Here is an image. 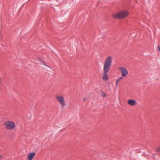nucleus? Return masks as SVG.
Returning <instances> with one entry per match:
<instances>
[{"label": "nucleus", "mask_w": 160, "mask_h": 160, "mask_svg": "<svg viewBox=\"0 0 160 160\" xmlns=\"http://www.w3.org/2000/svg\"><path fill=\"white\" fill-rule=\"evenodd\" d=\"M112 58L111 56H109L105 60L103 65V70L104 72H108L110 69L112 63Z\"/></svg>", "instance_id": "obj_1"}, {"label": "nucleus", "mask_w": 160, "mask_h": 160, "mask_svg": "<svg viewBox=\"0 0 160 160\" xmlns=\"http://www.w3.org/2000/svg\"><path fill=\"white\" fill-rule=\"evenodd\" d=\"M128 14V11H123L113 15V17L115 18H123L127 17Z\"/></svg>", "instance_id": "obj_2"}, {"label": "nucleus", "mask_w": 160, "mask_h": 160, "mask_svg": "<svg viewBox=\"0 0 160 160\" xmlns=\"http://www.w3.org/2000/svg\"><path fill=\"white\" fill-rule=\"evenodd\" d=\"M55 98L58 102L62 107H64L65 105V101L64 96L62 95H55Z\"/></svg>", "instance_id": "obj_3"}, {"label": "nucleus", "mask_w": 160, "mask_h": 160, "mask_svg": "<svg viewBox=\"0 0 160 160\" xmlns=\"http://www.w3.org/2000/svg\"><path fill=\"white\" fill-rule=\"evenodd\" d=\"M4 127L7 130H12L15 127V124L13 122L11 121H8L4 123Z\"/></svg>", "instance_id": "obj_4"}, {"label": "nucleus", "mask_w": 160, "mask_h": 160, "mask_svg": "<svg viewBox=\"0 0 160 160\" xmlns=\"http://www.w3.org/2000/svg\"><path fill=\"white\" fill-rule=\"evenodd\" d=\"M119 69L121 72L122 77H126L128 74V71L127 69L123 67H120Z\"/></svg>", "instance_id": "obj_5"}, {"label": "nucleus", "mask_w": 160, "mask_h": 160, "mask_svg": "<svg viewBox=\"0 0 160 160\" xmlns=\"http://www.w3.org/2000/svg\"><path fill=\"white\" fill-rule=\"evenodd\" d=\"M35 155V152H31L29 153L27 156V158L28 160H32Z\"/></svg>", "instance_id": "obj_6"}, {"label": "nucleus", "mask_w": 160, "mask_h": 160, "mask_svg": "<svg viewBox=\"0 0 160 160\" xmlns=\"http://www.w3.org/2000/svg\"><path fill=\"white\" fill-rule=\"evenodd\" d=\"M127 102L129 105L132 106L135 105L136 103L135 100L132 99H128L127 101Z\"/></svg>", "instance_id": "obj_7"}, {"label": "nucleus", "mask_w": 160, "mask_h": 160, "mask_svg": "<svg viewBox=\"0 0 160 160\" xmlns=\"http://www.w3.org/2000/svg\"><path fill=\"white\" fill-rule=\"evenodd\" d=\"M108 72L104 71L102 77V79L104 80L107 81L108 80L107 73Z\"/></svg>", "instance_id": "obj_8"}, {"label": "nucleus", "mask_w": 160, "mask_h": 160, "mask_svg": "<svg viewBox=\"0 0 160 160\" xmlns=\"http://www.w3.org/2000/svg\"><path fill=\"white\" fill-rule=\"evenodd\" d=\"M100 94L102 97H106V94L103 91H101L100 92Z\"/></svg>", "instance_id": "obj_9"}, {"label": "nucleus", "mask_w": 160, "mask_h": 160, "mask_svg": "<svg viewBox=\"0 0 160 160\" xmlns=\"http://www.w3.org/2000/svg\"><path fill=\"white\" fill-rule=\"evenodd\" d=\"M155 151L157 152H160V145L156 149Z\"/></svg>", "instance_id": "obj_10"}, {"label": "nucleus", "mask_w": 160, "mask_h": 160, "mask_svg": "<svg viewBox=\"0 0 160 160\" xmlns=\"http://www.w3.org/2000/svg\"><path fill=\"white\" fill-rule=\"evenodd\" d=\"M120 81H119V80H117L116 82V86L117 87L118 85V83L120 82Z\"/></svg>", "instance_id": "obj_11"}, {"label": "nucleus", "mask_w": 160, "mask_h": 160, "mask_svg": "<svg viewBox=\"0 0 160 160\" xmlns=\"http://www.w3.org/2000/svg\"><path fill=\"white\" fill-rule=\"evenodd\" d=\"M123 77L122 76L121 77H120L119 79H118V80H119V81H120L121 80L123 79Z\"/></svg>", "instance_id": "obj_12"}, {"label": "nucleus", "mask_w": 160, "mask_h": 160, "mask_svg": "<svg viewBox=\"0 0 160 160\" xmlns=\"http://www.w3.org/2000/svg\"><path fill=\"white\" fill-rule=\"evenodd\" d=\"M158 50L160 52V46H158Z\"/></svg>", "instance_id": "obj_13"}, {"label": "nucleus", "mask_w": 160, "mask_h": 160, "mask_svg": "<svg viewBox=\"0 0 160 160\" xmlns=\"http://www.w3.org/2000/svg\"><path fill=\"white\" fill-rule=\"evenodd\" d=\"M2 157L3 156L2 155L0 154V160L2 158Z\"/></svg>", "instance_id": "obj_14"}, {"label": "nucleus", "mask_w": 160, "mask_h": 160, "mask_svg": "<svg viewBox=\"0 0 160 160\" xmlns=\"http://www.w3.org/2000/svg\"><path fill=\"white\" fill-rule=\"evenodd\" d=\"M86 99L85 98H84L83 99V101L84 102L85 100H86Z\"/></svg>", "instance_id": "obj_15"}, {"label": "nucleus", "mask_w": 160, "mask_h": 160, "mask_svg": "<svg viewBox=\"0 0 160 160\" xmlns=\"http://www.w3.org/2000/svg\"><path fill=\"white\" fill-rule=\"evenodd\" d=\"M39 60L40 61H41V59L40 58H39Z\"/></svg>", "instance_id": "obj_16"}]
</instances>
